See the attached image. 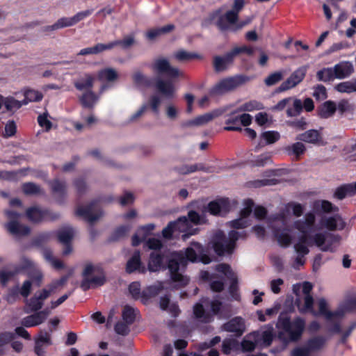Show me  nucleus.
I'll return each mask as SVG.
<instances>
[{
	"mask_svg": "<svg viewBox=\"0 0 356 356\" xmlns=\"http://www.w3.org/2000/svg\"><path fill=\"white\" fill-rule=\"evenodd\" d=\"M222 328L226 332H234L236 337H241L245 330V321L242 317L236 316L224 323Z\"/></svg>",
	"mask_w": 356,
	"mask_h": 356,
	"instance_id": "18",
	"label": "nucleus"
},
{
	"mask_svg": "<svg viewBox=\"0 0 356 356\" xmlns=\"http://www.w3.org/2000/svg\"><path fill=\"white\" fill-rule=\"evenodd\" d=\"M123 321L128 325H131L136 320V310L129 305H125L122 312Z\"/></svg>",
	"mask_w": 356,
	"mask_h": 356,
	"instance_id": "57",
	"label": "nucleus"
},
{
	"mask_svg": "<svg viewBox=\"0 0 356 356\" xmlns=\"http://www.w3.org/2000/svg\"><path fill=\"white\" fill-rule=\"evenodd\" d=\"M167 255L162 251H152L149 254L147 271L156 273L166 270L165 260Z\"/></svg>",
	"mask_w": 356,
	"mask_h": 356,
	"instance_id": "15",
	"label": "nucleus"
},
{
	"mask_svg": "<svg viewBox=\"0 0 356 356\" xmlns=\"http://www.w3.org/2000/svg\"><path fill=\"white\" fill-rule=\"evenodd\" d=\"M233 61L234 58L229 51L226 53L223 56H214L213 65L215 72H221L226 70Z\"/></svg>",
	"mask_w": 356,
	"mask_h": 356,
	"instance_id": "21",
	"label": "nucleus"
},
{
	"mask_svg": "<svg viewBox=\"0 0 356 356\" xmlns=\"http://www.w3.org/2000/svg\"><path fill=\"white\" fill-rule=\"evenodd\" d=\"M284 151L289 156H294L296 161L300 159V156L306 152L305 145L301 142H296L291 145L284 147Z\"/></svg>",
	"mask_w": 356,
	"mask_h": 356,
	"instance_id": "31",
	"label": "nucleus"
},
{
	"mask_svg": "<svg viewBox=\"0 0 356 356\" xmlns=\"http://www.w3.org/2000/svg\"><path fill=\"white\" fill-rule=\"evenodd\" d=\"M133 81L137 86H143L149 88L152 86L151 79L144 75L140 72H137L133 74Z\"/></svg>",
	"mask_w": 356,
	"mask_h": 356,
	"instance_id": "55",
	"label": "nucleus"
},
{
	"mask_svg": "<svg viewBox=\"0 0 356 356\" xmlns=\"http://www.w3.org/2000/svg\"><path fill=\"white\" fill-rule=\"evenodd\" d=\"M310 232L308 229L300 232L302 234L299 236L298 243L306 245H312L314 243L323 252H334L336 251L337 245L341 240L339 234L324 232L310 235Z\"/></svg>",
	"mask_w": 356,
	"mask_h": 356,
	"instance_id": "3",
	"label": "nucleus"
},
{
	"mask_svg": "<svg viewBox=\"0 0 356 356\" xmlns=\"http://www.w3.org/2000/svg\"><path fill=\"white\" fill-rule=\"evenodd\" d=\"M261 138L266 141V145H270L279 140L280 134L276 131H266L261 134Z\"/></svg>",
	"mask_w": 356,
	"mask_h": 356,
	"instance_id": "64",
	"label": "nucleus"
},
{
	"mask_svg": "<svg viewBox=\"0 0 356 356\" xmlns=\"http://www.w3.org/2000/svg\"><path fill=\"white\" fill-rule=\"evenodd\" d=\"M5 108L8 112H10L13 114L16 111L19 109L22 105H24L22 102H20L12 96H8L6 97H3V104Z\"/></svg>",
	"mask_w": 356,
	"mask_h": 356,
	"instance_id": "44",
	"label": "nucleus"
},
{
	"mask_svg": "<svg viewBox=\"0 0 356 356\" xmlns=\"http://www.w3.org/2000/svg\"><path fill=\"white\" fill-rule=\"evenodd\" d=\"M236 111L231 113L227 115L225 124L227 125L224 127L225 131H241L242 128L240 126L239 115H236Z\"/></svg>",
	"mask_w": 356,
	"mask_h": 356,
	"instance_id": "39",
	"label": "nucleus"
},
{
	"mask_svg": "<svg viewBox=\"0 0 356 356\" xmlns=\"http://www.w3.org/2000/svg\"><path fill=\"white\" fill-rule=\"evenodd\" d=\"M188 220L186 216L179 217L177 220L170 222L162 230V235L165 238L170 239L175 232H179L185 234L188 229Z\"/></svg>",
	"mask_w": 356,
	"mask_h": 356,
	"instance_id": "13",
	"label": "nucleus"
},
{
	"mask_svg": "<svg viewBox=\"0 0 356 356\" xmlns=\"http://www.w3.org/2000/svg\"><path fill=\"white\" fill-rule=\"evenodd\" d=\"M175 29V25L171 24H167L162 27L151 29L147 31L146 37L148 40H153L161 35H164V34L170 33Z\"/></svg>",
	"mask_w": 356,
	"mask_h": 356,
	"instance_id": "34",
	"label": "nucleus"
},
{
	"mask_svg": "<svg viewBox=\"0 0 356 356\" xmlns=\"http://www.w3.org/2000/svg\"><path fill=\"white\" fill-rule=\"evenodd\" d=\"M321 139L322 138L320 133L316 129L307 130L297 136V140L312 144H316L319 143Z\"/></svg>",
	"mask_w": 356,
	"mask_h": 356,
	"instance_id": "33",
	"label": "nucleus"
},
{
	"mask_svg": "<svg viewBox=\"0 0 356 356\" xmlns=\"http://www.w3.org/2000/svg\"><path fill=\"white\" fill-rule=\"evenodd\" d=\"M326 341V337L318 335L309 339L305 345L311 353L321 350L325 346Z\"/></svg>",
	"mask_w": 356,
	"mask_h": 356,
	"instance_id": "35",
	"label": "nucleus"
},
{
	"mask_svg": "<svg viewBox=\"0 0 356 356\" xmlns=\"http://www.w3.org/2000/svg\"><path fill=\"white\" fill-rule=\"evenodd\" d=\"M231 209L230 202L227 197H220L211 201L206 207V211L213 216H223Z\"/></svg>",
	"mask_w": 356,
	"mask_h": 356,
	"instance_id": "14",
	"label": "nucleus"
},
{
	"mask_svg": "<svg viewBox=\"0 0 356 356\" xmlns=\"http://www.w3.org/2000/svg\"><path fill=\"white\" fill-rule=\"evenodd\" d=\"M162 290L161 286L152 285L147 286L141 292V300L144 304H146L147 302L152 297L158 295L160 291Z\"/></svg>",
	"mask_w": 356,
	"mask_h": 356,
	"instance_id": "48",
	"label": "nucleus"
},
{
	"mask_svg": "<svg viewBox=\"0 0 356 356\" xmlns=\"http://www.w3.org/2000/svg\"><path fill=\"white\" fill-rule=\"evenodd\" d=\"M107 44L97 43L93 47L84 48L80 50L78 56H87L90 54H98L104 51H108Z\"/></svg>",
	"mask_w": 356,
	"mask_h": 356,
	"instance_id": "45",
	"label": "nucleus"
},
{
	"mask_svg": "<svg viewBox=\"0 0 356 356\" xmlns=\"http://www.w3.org/2000/svg\"><path fill=\"white\" fill-rule=\"evenodd\" d=\"M318 309L319 315L323 316L327 321H331L334 317H341L343 315L342 312L330 311L327 308V302L324 298H321L318 300Z\"/></svg>",
	"mask_w": 356,
	"mask_h": 356,
	"instance_id": "32",
	"label": "nucleus"
},
{
	"mask_svg": "<svg viewBox=\"0 0 356 356\" xmlns=\"http://www.w3.org/2000/svg\"><path fill=\"white\" fill-rule=\"evenodd\" d=\"M54 235V232H46L39 234L34 237L31 241L32 245L37 248H42L51 237Z\"/></svg>",
	"mask_w": 356,
	"mask_h": 356,
	"instance_id": "49",
	"label": "nucleus"
},
{
	"mask_svg": "<svg viewBox=\"0 0 356 356\" xmlns=\"http://www.w3.org/2000/svg\"><path fill=\"white\" fill-rule=\"evenodd\" d=\"M165 265L166 269L169 270L170 278L173 282L177 283L179 287H184L188 284L189 279L179 272L180 266L185 265L184 254L172 252L170 257L167 256Z\"/></svg>",
	"mask_w": 356,
	"mask_h": 356,
	"instance_id": "6",
	"label": "nucleus"
},
{
	"mask_svg": "<svg viewBox=\"0 0 356 356\" xmlns=\"http://www.w3.org/2000/svg\"><path fill=\"white\" fill-rule=\"evenodd\" d=\"M25 214L28 220L34 223L40 222L47 218L54 220L59 217V215L57 213H53L48 209H41L37 207L28 208Z\"/></svg>",
	"mask_w": 356,
	"mask_h": 356,
	"instance_id": "12",
	"label": "nucleus"
},
{
	"mask_svg": "<svg viewBox=\"0 0 356 356\" xmlns=\"http://www.w3.org/2000/svg\"><path fill=\"white\" fill-rule=\"evenodd\" d=\"M22 189L23 193L27 195H38L42 193V190L40 186L33 182H26L23 184Z\"/></svg>",
	"mask_w": 356,
	"mask_h": 356,
	"instance_id": "62",
	"label": "nucleus"
},
{
	"mask_svg": "<svg viewBox=\"0 0 356 356\" xmlns=\"http://www.w3.org/2000/svg\"><path fill=\"white\" fill-rule=\"evenodd\" d=\"M317 79L320 81L328 82L334 79L332 67H324L316 73Z\"/></svg>",
	"mask_w": 356,
	"mask_h": 356,
	"instance_id": "60",
	"label": "nucleus"
},
{
	"mask_svg": "<svg viewBox=\"0 0 356 356\" xmlns=\"http://www.w3.org/2000/svg\"><path fill=\"white\" fill-rule=\"evenodd\" d=\"M302 110L303 106L301 100L295 99H293V107L286 109V115L288 117H297L302 113Z\"/></svg>",
	"mask_w": 356,
	"mask_h": 356,
	"instance_id": "61",
	"label": "nucleus"
},
{
	"mask_svg": "<svg viewBox=\"0 0 356 356\" xmlns=\"http://www.w3.org/2000/svg\"><path fill=\"white\" fill-rule=\"evenodd\" d=\"M129 230V227L126 225H121L117 227L109 236L108 242H115L125 237Z\"/></svg>",
	"mask_w": 356,
	"mask_h": 356,
	"instance_id": "53",
	"label": "nucleus"
},
{
	"mask_svg": "<svg viewBox=\"0 0 356 356\" xmlns=\"http://www.w3.org/2000/svg\"><path fill=\"white\" fill-rule=\"evenodd\" d=\"M70 276V275H65L58 280H53L47 285V289H43L42 291H46L49 298L51 293H55L59 288L63 287L67 283Z\"/></svg>",
	"mask_w": 356,
	"mask_h": 356,
	"instance_id": "38",
	"label": "nucleus"
},
{
	"mask_svg": "<svg viewBox=\"0 0 356 356\" xmlns=\"http://www.w3.org/2000/svg\"><path fill=\"white\" fill-rule=\"evenodd\" d=\"M251 22L250 19H247L245 20H238L236 19V22L233 24L229 23L227 21H225V26L227 28L225 30H220L222 32L225 31H231V32H237L238 31L242 29L244 26L249 24Z\"/></svg>",
	"mask_w": 356,
	"mask_h": 356,
	"instance_id": "52",
	"label": "nucleus"
},
{
	"mask_svg": "<svg viewBox=\"0 0 356 356\" xmlns=\"http://www.w3.org/2000/svg\"><path fill=\"white\" fill-rule=\"evenodd\" d=\"M151 68L158 75H165L168 79L157 78L155 81V87L161 95L167 98H172L175 95V88L173 80L182 77L184 73L177 67L170 65L169 60L165 58H159L153 62Z\"/></svg>",
	"mask_w": 356,
	"mask_h": 356,
	"instance_id": "1",
	"label": "nucleus"
},
{
	"mask_svg": "<svg viewBox=\"0 0 356 356\" xmlns=\"http://www.w3.org/2000/svg\"><path fill=\"white\" fill-rule=\"evenodd\" d=\"M6 227L10 234L17 236H25L31 232L29 226L20 224L19 222H8Z\"/></svg>",
	"mask_w": 356,
	"mask_h": 356,
	"instance_id": "25",
	"label": "nucleus"
},
{
	"mask_svg": "<svg viewBox=\"0 0 356 356\" xmlns=\"http://www.w3.org/2000/svg\"><path fill=\"white\" fill-rule=\"evenodd\" d=\"M274 338L273 327L270 326L269 329L264 330L260 334L259 333L258 339H259V343L268 347L271 345Z\"/></svg>",
	"mask_w": 356,
	"mask_h": 356,
	"instance_id": "54",
	"label": "nucleus"
},
{
	"mask_svg": "<svg viewBox=\"0 0 356 356\" xmlns=\"http://www.w3.org/2000/svg\"><path fill=\"white\" fill-rule=\"evenodd\" d=\"M352 184H343L337 187L334 191V197L338 200H343L346 197L354 196Z\"/></svg>",
	"mask_w": 356,
	"mask_h": 356,
	"instance_id": "40",
	"label": "nucleus"
},
{
	"mask_svg": "<svg viewBox=\"0 0 356 356\" xmlns=\"http://www.w3.org/2000/svg\"><path fill=\"white\" fill-rule=\"evenodd\" d=\"M337 111V104L332 100H327L317 109V115L322 119H327L334 115Z\"/></svg>",
	"mask_w": 356,
	"mask_h": 356,
	"instance_id": "24",
	"label": "nucleus"
},
{
	"mask_svg": "<svg viewBox=\"0 0 356 356\" xmlns=\"http://www.w3.org/2000/svg\"><path fill=\"white\" fill-rule=\"evenodd\" d=\"M98 200H94L85 207L80 206L76 210V215L83 218L86 221L91 225L98 220L102 216L101 212L94 213L96 211Z\"/></svg>",
	"mask_w": 356,
	"mask_h": 356,
	"instance_id": "10",
	"label": "nucleus"
},
{
	"mask_svg": "<svg viewBox=\"0 0 356 356\" xmlns=\"http://www.w3.org/2000/svg\"><path fill=\"white\" fill-rule=\"evenodd\" d=\"M247 80L248 78L243 75H236L223 79L211 89L210 95L215 96L234 90L245 83Z\"/></svg>",
	"mask_w": 356,
	"mask_h": 356,
	"instance_id": "8",
	"label": "nucleus"
},
{
	"mask_svg": "<svg viewBox=\"0 0 356 356\" xmlns=\"http://www.w3.org/2000/svg\"><path fill=\"white\" fill-rule=\"evenodd\" d=\"M175 58L179 62L189 61L193 59H202V56L197 53L179 49L174 54Z\"/></svg>",
	"mask_w": 356,
	"mask_h": 356,
	"instance_id": "41",
	"label": "nucleus"
},
{
	"mask_svg": "<svg viewBox=\"0 0 356 356\" xmlns=\"http://www.w3.org/2000/svg\"><path fill=\"white\" fill-rule=\"evenodd\" d=\"M118 74L117 72L112 68H106L102 70L98 73V79L99 81L106 80L108 81H113L117 79Z\"/></svg>",
	"mask_w": 356,
	"mask_h": 356,
	"instance_id": "58",
	"label": "nucleus"
},
{
	"mask_svg": "<svg viewBox=\"0 0 356 356\" xmlns=\"http://www.w3.org/2000/svg\"><path fill=\"white\" fill-rule=\"evenodd\" d=\"M193 314L197 319L203 323H210L213 320V315L205 311L202 304L197 302L193 306Z\"/></svg>",
	"mask_w": 356,
	"mask_h": 356,
	"instance_id": "37",
	"label": "nucleus"
},
{
	"mask_svg": "<svg viewBox=\"0 0 356 356\" xmlns=\"http://www.w3.org/2000/svg\"><path fill=\"white\" fill-rule=\"evenodd\" d=\"M96 270V268L92 264H87L82 272L83 279L80 284V287L83 291L89 290L91 287L100 286L105 284L106 277L104 272L101 275L89 277Z\"/></svg>",
	"mask_w": 356,
	"mask_h": 356,
	"instance_id": "7",
	"label": "nucleus"
},
{
	"mask_svg": "<svg viewBox=\"0 0 356 356\" xmlns=\"http://www.w3.org/2000/svg\"><path fill=\"white\" fill-rule=\"evenodd\" d=\"M52 194L58 204H63L67 196V184L65 181L58 179L50 180L48 182Z\"/></svg>",
	"mask_w": 356,
	"mask_h": 356,
	"instance_id": "17",
	"label": "nucleus"
},
{
	"mask_svg": "<svg viewBox=\"0 0 356 356\" xmlns=\"http://www.w3.org/2000/svg\"><path fill=\"white\" fill-rule=\"evenodd\" d=\"M187 220H188V232H185V234L182 235L183 239H186L189 238L192 235H195L197 233L198 229L197 228H193L191 226V223H194L195 225H197L200 222V214L195 211H190L188 213V218L186 217Z\"/></svg>",
	"mask_w": 356,
	"mask_h": 356,
	"instance_id": "29",
	"label": "nucleus"
},
{
	"mask_svg": "<svg viewBox=\"0 0 356 356\" xmlns=\"http://www.w3.org/2000/svg\"><path fill=\"white\" fill-rule=\"evenodd\" d=\"M244 0H234L232 10L226 12L225 15H222L225 8L220 7L210 13V19L213 20L218 17L216 22V26L219 30H225L227 28V26H225V21H227L230 24L234 23L236 20L238 19V13L244 7Z\"/></svg>",
	"mask_w": 356,
	"mask_h": 356,
	"instance_id": "5",
	"label": "nucleus"
},
{
	"mask_svg": "<svg viewBox=\"0 0 356 356\" xmlns=\"http://www.w3.org/2000/svg\"><path fill=\"white\" fill-rule=\"evenodd\" d=\"M322 224L327 229L330 231H335L337 229L342 230L346 226L345 222L339 215L323 218Z\"/></svg>",
	"mask_w": 356,
	"mask_h": 356,
	"instance_id": "22",
	"label": "nucleus"
},
{
	"mask_svg": "<svg viewBox=\"0 0 356 356\" xmlns=\"http://www.w3.org/2000/svg\"><path fill=\"white\" fill-rule=\"evenodd\" d=\"M307 71V67L306 66H301L296 69L286 81L281 83L277 91L284 92L295 88L305 79Z\"/></svg>",
	"mask_w": 356,
	"mask_h": 356,
	"instance_id": "11",
	"label": "nucleus"
},
{
	"mask_svg": "<svg viewBox=\"0 0 356 356\" xmlns=\"http://www.w3.org/2000/svg\"><path fill=\"white\" fill-rule=\"evenodd\" d=\"M48 298L46 291H41L39 295H34L29 300V307L32 312H38L44 305V300Z\"/></svg>",
	"mask_w": 356,
	"mask_h": 356,
	"instance_id": "36",
	"label": "nucleus"
},
{
	"mask_svg": "<svg viewBox=\"0 0 356 356\" xmlns=\"http://www.w3.org/2000/svg\"><path fill=\"white\" fill-rule=\"evenodd\" d=\"M250 336L252 338V340L244 339L241 342V348L243 352L253 351L259 343V332H254Z\"/></svg>",
	"mask_w": 356,
	"mask_h": 356,
	"instance_id": "43",
	"label": "nucleus"
},
{
	"mask_svg": "<svg viewBox=\"0 0 356 356\" xmlns=\"http://www.w3.org/2000/svg\"><path fill=\"white\" fill-rule=\"evenodd\" d=\"M264 108V105L261 102L257 100H250L244 103L239 108L240 111H254L261 110Z\"/></svg>",
	"mask_w": 356,
	"mask_h": 356,
	"instance_id": "63",
	"label": "nucleus"
},
{
	"mask_svg": "<svg viewBox=\"0 0 356 356\" xmlns=\"http://www.w3.org/2000/svg\"><path fill=\"white\" fill-rule=\"evenodd\" d=\"M95 79L94 77L87 74H86V79L85 80H81L77 81L74 83V86L78 90L82 91V90H92V88L93 87Z\"/></svg>",
	"mask_w": 356,
	"mask_h": 356,
	"instance_id": "50",
	"label": "nucleus"
},
{
	"mask_svg": "<svg viewBox=\"0 0 356 356\" xmlns=\"http://www.w3.org/2000/svg\"><path fill=\"white\" fill-rule=\"evenodd\" d=\"M43 322L38 312H35V314L24 318L22 321V325L26 327H31L40 325Z\"/></svg>",
	"mask_w": 356,
	"mask_h": 356,
	"instance_id": "51",
	"label": "nucleus"
},
{
	"mask_svg": "<svg viewBox=\"0 0 356 356\" xmlns=\"http://www.w3.org/2000/svg\"><path fill=\"white\" fill-rule=\"evenodd\" d=\"M305 305L302 307H300V300L296 299L295 301L296 305L298 307V310L300 313L310 312L314 315H316V313L314 310V298L312 295L305 296Z\"/></svg>",
	"mask_w": 356,
	"mask_h": 356,
	"instance_id": "46",
	"label": "nucleus"
},
{
	"mask_svg": "<svg viewBox=\"0 0 356 356\" xmlns=\"http://www.w3.org/2000/svg\"><path fill=\"white\" fill-rule=\"evenodd\" d=\"M125 270L128 274L138 272L140 274H145L147 272L146 266L141 261V254L139 250H135L131 257L128 259Z\"/></svg>",
	"mask_w": 356,
	"mask_h": 356,
	"instance_id": "16",
	"label": "nucleus"
},
{
	"mask_svg": "<svg viewBox=\"0 0 356 356\" xmlns=\"http://www.w3.org/2000/svg\"><path fill=\"white\" fill-rule=\"evenodd\" d=\"M335 90L339 92L350 93L356 91V79L352 81H344L335 86Z\"/></svg>",
	"mask_w": 356,
	"mask_h": 356,
	"instance_id": "56",
	"label": "nucleus"
},
{
	"mask_svg": "<svg viewBox=\"0 0 356 356\" xmlns=\"http://www.w3.org/2000/svg\"><path fill=\"white\" fill-rule=\"evenodd\" d=\"M92 13V10H86L77 13L72 17H61L56 23L51 26H47L44 28V31H52L57 29L72 26L85 18L89 17Z\"/></svg>",
	"mask_w": 356,
	"mask_h": 356,
	"instance_id": "9",
	"label": "nucleus"
},
{
	"mask_svg": "<svg viewBox=\"0 0 356 356\" xmlns=\"http://www.w3.org/2000/svg\"><path fill=\"white\" fill-rule=\"evenodd\" d=\"M98 99V96L92 90L86 91L79 97V100L81 106L83 108L90 109L93 108Z\"/></svg>",
	"mask_w": 356,
	"mask_h": 356,
	"instance_id": "30",
	"label": "nucleus"
},
{
	"mask_svg": "<svg viewBox=\"0 0 356 356\" xmlns=\"http://www.w3.org/2000/svg\"><path fill=\"white\" fill-rule=\"evenodd\" d=\"M154 227L155 226L154 224H148L139 227L136 234L132 236V245L134 247L139 245L149 235L151 234V232Z\"/></svg>",
	"mask_w": 356,
	"mask_h": 356,
	"instance_id": "19",
	"label": "nucleus"
},
{
	"mask_svg": "<svg viewBox=\"0 0 356 356\" xmlns=\"http://www.w3.org/2000/svg\"><path fill=\"white\" fill-rule=\"evenodd\" d=\"M136 43L134 33L125 35L122 40H116L107 43L108 50L113 49L117 46L121 47L123 49L131 48Z\"/></svg>",
	"mask_w": 356,
	"mask_h": 356,
	"instance_id": "26",
	"label": "nucleus"
},
{
	"mask_svg": "<svg viewBox=\"0 0 356 356\" xmlns=\"http://www.w3.org/2000/svg\"><path fill=\"white\" fill-rule=\"evenodd\" d=\"M247 234L243 231L241 232L232 230L227 236L222 230H218L212 238V248L215 253L218 256H223L225 254H231L233 253L236 241L240 238H245Z\"/></svg>",
	"mask_w": 356,
	"mask_h": 356,
	"instance_id": "4",
	"label": "nucleus"
},
{
	"mask_svg": "<svg viewBox=\"0 0 356 356\" xmlns=\"http://www.w3.org/2000/svg\"><path fill=\"white\" fill-rule=\"evenodd\" d=\"M220 115L218 111H214L211 113H207L204 115H199L193 120H189L184 124V126H200L205 124L216 117H218Z\"/></svg>",
	"mask_w": 356,
	"mask_h": 356,
	"instance_id": "28",
	"label": "nucleus"
},
{
	"mask_svg": "<svg viewBox=\"0 0 356 356\" xmlns=\"http://www.w3.org/2000/svg\"><path fill=\"white\" fill-rule=\"evenodd\" d=\"M334 78L343 79L348 77L353 72V66L350 62H341L332 68Z\"/></svg>",
	"mask_w": 356,
	"mask_h": 356,
	"instance_id": "20",
	"label": "nucleus"
},
{
	"mask_svg": "<svg viewBox=\"0 0 356 356\" xmlns=\"http://www.w3.org/2000/svg\"><path fill=\"white\" fill-rule=\"evenodd\" d=\"M43 97L42 94L35 90H27L24 92V99H23L22 102L24 105L27 104L29 102H39L40 101Z\"/></svg>",
	"mask_w": 356,
	"mask_h": 356,
	"instance_id": "59",
	"label": "nucleus"
},
{
	"mask_svg": "<svg viewBox=\"0 0 356 356\" xmlns=\"http://www.w3.org/2000/svg\"><path fill=\"white\" fill-rule=\"evenodd\" d=\"M315 221V215L312 212H308L305 216V220H297L294 222V227L299 232H305V229L312 231Z\"/></svg>",
	"mask_w": 356,
	"mask_h": 356,
	"instance_id": "23",
	"label": "nucleus"
},
{
	"mask_svg": "<svg viewBox=\"0 0 356 356\" xmlns=\"http://www.w3.org/2000/svg\"><path fill=\"white\" fill-rule=\"evenodd\" d=\"M305 325V321L302 317L296 316L291 321L288 312H282L276 323V327L279 330L277 337L285 344L298 342L302 337Z\"/></svg>",
	"mask_w": 356,
	"mask_h": 356,
	"instance_id": "2",
	"label": "nucleus"
},
{
	"mask_svg": "<svg viewBox=\"0 0 356 356\" xmlns=\"http://www.w3.org/2000/svg\"><path fill=\"white\" fill-rule=\"evenodd\" d=\"M273 235L281 246L288 247L291 245L292 236L289 233V229L286 228H275L273 229Z\"/></svg>",
	"mask_w": 356,
	"mask_h": 356,
	"instance_id": "27",
	"label": "nucleus"
},
{
	"mask_svg": "<svg viewBox=\"0 0 356 356\" xmlns=\"http://www.w3.org/2000/svg\"><path fill=\"white\" fill-rule=\"evenodd\" d=\"M58 241L60 243H71L74 237V230L72 227H66L55 232Z\"/></svg>",
	"mask_w": 356,
	"mask_h": 356,
	"instance_id": "42",
	"label": "nucleus"
},
{
	"mask_svg": "<svg viewBox=\"0 0 356 356\" xmlns=\"http://www.w3.org/2000/svg\"><path fill=\"white\" fill-rule=\"evenodd\" d=\"M176 170L181 175H188L196 171L208 172L207 168L202 163H195L193 165H184L176 168Z\"/></svg>",
	"mask_w": 356,
	"mask_h": 356,
	"instance_id": "47",
	"label": "nucleus"
}]
</instances>
